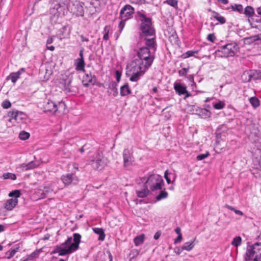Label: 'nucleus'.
<instances>
[{
    "instance_id": "obj_56",
    "label": "nucleus",
    "mask_w": 261,
    "mask_h": 261,
    "mask_svg": "<svg viewBox=\"0 0 261 261\" xmlns=\"http://www.w3.org/2000/svg\"><path fill=\"white\" fill-rule=\"evenodd\" d=\"M207 39L212 42H214L216 40V38L214 34H210L207 36Z\"/></svg>"
},
{
    "instance_id": "obj_58",
    "label": "nucleus",
    "mask_w": 261,
    "mask_h": 261,
    "mask_svg": "<svg viewBox=\"0 0 261 261\" xmlns=\"http://www.w3.org/2000/svg\"><path fill=\"white\" fill-rule=\"evenodd\" d=\"M121 73L118 71H116V80L117 82H119L120 77H121Z\"/></svg>"
},
{
    "instance_id": "obj_34",
    "label": "nucleus",
    "mask_w": 261,
    "mask_h": 261,
    "mask_svg": "<svg viewBox=\"0 0 261 261\" xmlns=\"http://www.w3.org/2000/svg\"><path fill=\"white\" fill-rule=\"evenodd\" d=\"M241 80L244 83L249 82L251 81V72L250 71H246L241 75Z\"/></svg>"
},
{
    "instance_id": "obj_1",
    "label": "nucleus",
    "mask_w": 261,
    "mask_h": 261,
    "mask_svg": "<svg viewBox=\"0 0 261 261\" xmlns=\"http://www.w3.org/2000/svg\"><path fill=\"white\" fill-rule=\"evenodd\" d=\"M140 21V29L143 36H153L155 34V30L153 27L151 19L147 17L141 12H138Z\"/></svg>"
},
{
    "instance_id": "obj_20",
    "label": "nucleus",
    "mask_w": 261,
    "mask_h": 261,
    "mask_svg": "<svg viewBox=\"0 0 261 261\" xmlns=\"http://www.w3.org/2000/svg\"><path fill=\"white\" fill-rule=\"evenodd\" d=\"M152 54H154V53H152L149 48L144 47H141L137 53V56L139 58H142L143 57L150 56Z\"/></svg>"
},
{
    "instance_id": "obj_45",
    "label": "nucleus",
    "mask_w": 261,
    "mask_h": 261,
    "mask_svg": "<svg viewBox=\"0 0 261 261\" xmlns=\"http://www.w3.org/2000/svg\"><path fill=\"white\" fill-rule=\"evenodd\" d=\"M71 77H68L67 79L65 80L64 85V89L65 90H66L68 92H69L71 91L70 90V85L71 83Z\"/></svg>"
},
{
    "instance_id": "obj_30",
    "label": "nucleus",
    "mask_w": 261,
    "mask_h": 261,
    "mask_svg": "<svg viewBox=\"0 0 261 261\" xmlns=\"http://www.w3.org/2000/svg\"><path fill=\"white\" fill-rule=\"evenodd\" d=\"M228 130L227 126L225 124H222L219 126L216 131L217 137L221 136L222 133L226 132Z\"/></svg>"
},
{
    "instance_id": "obj_26",
    "label": "nucleus",
    "mask_w": 261,
    "mask_h": 261,
    "mask_svg": "<svg viewBox=\"0 0 261 261\" xmlns=\"http://www.w3.org/2000/svg\"><path fill=\"white\" fill-rule=\"evenodd\" d=\"M131 93L130 89L127 84L124 85L120 88V95L121 96H125Z\"/></svg>"
},
{
    "instance_id": "obj_11",
    "label": "nucleus",
    "mask_w": 261,
    "mask_h": 261,
    "mask_svg": "<svg viewBox=\"0 0 261 261\" xmlns=\"http://www.w3.org/2000/svg\"><path fill=\"white\" fill-rule=\"evenodd\" d=\"M134 13V8L129 5H126L120 11V17L122 20H127L132 17Z\"/></svg>"
},
{
    "instance_id": "obj_29",
    "label": "nucleus",
    "mask_w": 261,
    "mask_h": 261,
    "mask_svg": "<svg viewBox=\"0 0 261 261\" xmlns=\"http://www.w3.org/2000/svg\"><path fill=\"white\" fill-rule=\"evenodd\" d=\"M93 232L99 235L98 240L103 241L105 238V234L104 230L101 228H93Z\"/></svg>"
},
{
    "instance_id": "obj_24",
    "label": "nucleus",
    "mask_w": 261,
    "mask_h": 261,
    "mask_svg": "<svg viewBox=\"0 0 261 261\" xmlns=\"http://www.w3.org/2000/svg\"><path fill=\"white\" fill-rule=\"evenodd\" d=\"M74 242H71L72 248L77 250L79 247V244L81 242V236L79 233H74L73 235Z\"/></svg>"
},
{
    "instance_id": "obj_3",
    "label": "nucleus",
    "mask_w": 261,
    "mask_h": 261,
    "mask_svg": "<svg viewBox=\"0 0 261 261\" xmlns=\"http://www.w3.org/2000/svg\"><path fill=\"white\" fill-rule=\"evenodd\" d=\"M145 187H149L151 191L161 190L164 185V180L162 176L158 174L150 175L145 181Z\"/></svg>"
},
{
    "instance_id": "obj_2",
    "label": "nucleus",
    "mask_w": 261,
    "mask_h": 261,
    "mask_svg": "<svg viewBox=\"0 0 261 261\" xmlns=\"http://www.w3.org/2000/svg\"><path fill=\"white\" fill-rule=\"evenodd\" d=\"M239 49L238 44L236 43H231L221 46L216 50V56L220 57H233Z\"/></svg>"
},
{
    "instance_id": "obj_48",
    "label": "nucleus",
    "mask_w": 261,
    "mask_h": 261,
    "mask_svg": "<svg viewBox=\"0 0 261 261\" xmlns=\"http://www.w3.org/2000/svg\"><path fill=\"white\" fill-rule=\"evenodd\" d=\"M168 196V193L165 191H161L160 193L156 196V200L159 201L162 199L166 198Z\"/></svg>"
},
{
    "instance_id": "obj_60",
    "label": "nucleus",
    "mask_w": 261,
    "mask_h": 261,
    "mask_svg": "<svg viewBox=\"0 0 261 261\" xmlns=\"http://www.w3.org/2000/svg\"><path fill=\"white\" fill-rule=\"evenodd\" d=\"M181 240H182V235L181 234L178 235L177 238L175 239V240L174 241V243L176 244V243L180 242Z\"/></svg>"
},
{
    "instance_id": "obj_46",
    "label": "nucleus",
    "mask_w": 261,
    "mask_h": 261,
    "mask_svg": "<svg viewBox=\"0 0 261 261\" xmlns=\"http://www.w3.org/2000/svg\"><path fill=\"white\" fill-rule=\"evenodd\" d=\"M3 177L5 179H11L12 180H15L16 179V176L15 174L9 172L3 174Z\"/></svg>"
},
{
    "instance_id": "obj_13",
    "label": "nucleus",
    "mask_w": 261,
    "mask_h": 261,
    "mask_svg": "<svg viewBox=\"0 0 261 261\" xmlns=\"http://www.w3.org/2000/svg\"><path fill=\"white\" fill-rule=\"evenodd\" d=\"M97 78L95 75H92L90 72L86 73L83 76L82 83L85 87H88L90 85H95L96 84Z\"/></svg>"
},
{
    "instance_id": "obj_27",
    "label": "nucleus",
    "mask_w": 261,
    "mask_h": 261,
    "mask_svg": "<svg viewBox=\"0 0 261 261\" xmlns=\"http://www.w3.org/2000/svg\"><path fill=\"white\" fill-rule=\"evenodd\" d=\"M146 71H141V72H130L131 76L129 79L130 81L132 82H137L138 81L141 76H142Z\"/></svg>"
},
{
    "instance_id": "obj_31",
    "label": "nucleus",
    "mask_w": 261,
    "mask_h": 261,
    "mask_svg": "<svg viewBox=\"0 0 261 261\" xmlns=\"http://www.w3.org/2000/svg\"><path fill=\"white\" fill-rule=\"evenodd\" d=\"M53 191V189L51 186H45L42 190V193H41V196L42 198L46 197L47 195Z\"/></svg>"
},
{
    "instance_id": "obj_5",
    "label": "nucleus",
    "mask_w": 261,
    "mask_h": 261,
    "mask_svg": "<svg viewBox=\"0 0 261 261\" xmlns=\"http://www.w3.org/2000/svg\"><path fill=\"white\" fill-rule=\"evenodd\" d=\"M91 162L93 168L99 171L102 170L109 162L108 159L103 156L102 152L100 151L96 152L93 159Z\"/></svg>"
},
{
    "instance_id": "obj_17",
    "label": "nucleus",
    "mask_w": 261,
    "mask_h": 261,
    "mask_svg": "<svg viewBox=\"0 0 261 261\" xmlns=\"http://www.w3.org/2000/svg\"><path fill=\"white\" fill-rule=\"evenodd\" d=\"M137 60L142 61L143 65L145 67V69H148L151 66L154 60V54H152L150 56L143 57L142 58H139Z\"/></svg>"
},
{
    "instance_id": "obj_50",
    "label": "nucleus",
    "mask_w": 261,
    "mask_h": 261,
    "mask_svg": "<svg viewBox=\"0 0 261 261\" xmlns=\"http://www.w3.org/2000/svg\"><path fill=\"white\" fill-rule=\"evenodd\" d=\"M225 104L224 101H220L218 103H216L214 105V108L217 110H220L224 108Z\"/></svg>"
},
{
    "instance_id": "obj_59",
    "label": "nucleus",
    "mask_w": 261,
    "mask_h": 261,
    "mask_svg": "<svg viewBox=\"0 0 261 261\" xmlns=\"http://www.w3.org/2000/svg\"><path fill=\"white\" fill-rule=\"evenodd\" d=\"M186 77L190 82H191L192 83H194V76L193 75H192V74L188 75V76H186Z\"/></svg>"
},
{
    "instance_id": "obj_51",
    "label": "nucleus",
    "mask_w": 261,
    "mask_h": 261,
    "mask_svg": "<svg viewBox=\"0 0 261 261\" xmlns=\"http://www.w3.org/2000/svg\"><path fill=\"white\" fill-rule=\"evenodd\" d=\"M117 86V84L115 82H113L111 85V90L113 92V95L114 97L116 96L118 93Z\"/></svg>"
},
{
    "instance_id": "obj_23",
    "label": "nucleus",
    "mask_w": 261,
    "mask_h": 261,
    "mask_svg": "<svg viewBox=\"0 0 261 261\" xmlns=\"http://www.w3.org/2000/svg\"><path fill=\"white\" fill-rule=\"evenodd\" d=\"M100 261H112L113 256L110 251L102 252L99 254Z\"/></svg>"
},
{
    "instance_id": "obj_4",
    "label": "nucleus",
    "mask_w": 261,
    "mask_h": 261,
    "mask_svg": "<svg viewBox=\"0 0 261 261\" xmlns=\"http://www.w3.org/2000/svg\"><path fill=\"white\" fill-rule=\"evenodd\" d=\"M72 240L71 237H68L65 242L59 246H56L51 254L58 253L59 255L63 256L70 254L75 251L74 248H72Z\"/></svg>"
},
{
    "instance_id": "obj_43",
    "label": "nucleus",
    "mask_w": 261,
    "mask_h": 261,
    "mask_svg": "<svg viewBox=\"0 0 261 261\" xmlns=\"http://www.w3.org/2000/svg\"><path fill=\"white\" fill-rule=\"evenodd\" d=\"M110 30H111V27L110 25H106L104 28L103 31V39L104 40L107 41L109 39V32H110Z\"/></svg>"
},
{
    "instance_id": "obj_9",
    "label": "nucleus",
    "mask_w": 261,
    "mask_h": 261,
    "mask_svg": "<svg viewBox=\"0 0 261 261\" xmlns=\"http://www.w3.org/2000/svg\"><path fill=\"white\" fill-rule=\"evenodd\" d=\"M123 166L125 168L129 170L133 165L135 161L133 153L128 149H125L122 153Z\"/></svg>"
},
{
    "instance_id": "obj_38",
    "label": "nucleus",
    "mask_w": 261,
    "mask_h": 261,
    "mask_svg": "<svg viewBox=\"0 0 261 261\" xmlns=\"http://www.w3.org/2000/svg\"><path fill=\"white\" fill-rule=\"evenodd\" d=\"M244 14L247 17H248L253 16V15L254 14V11L253 8L251 6H247L245 8Z\"/></svg>"
},
{
    "instance_id": "obj_36",
    "label": "nucleus",
    "mask_w": 261,
    "mask_h": 261,
    "mask_svg": "<svg viewBox=\"0 0 261 261\" xmlns=\"http://www.w3.org/2000/svg\"><path fill=\"white\" fill-rule=\"evenodd\" d=\"M149 192V190H148V188L146 187H145V188L142 190H141V191L137 190L136 191L137 196L140 198L146 197L148 195Z\"/></svg>"
},
{
    "instance_id": "obj_18",
    "label": "nucleus",
    "mask_w": 261,
    "mask_h": 261,
    "mask_svg": "<svg viewBox=\"0 0 261 261\" xmlns=\"http://www.w3.org/2000/svg\"><path fill=\"white\" fill-rule=\"evenodd\" d=\"M39 165V162L38 161H31L28 164H22L20 165V168L22 171L34 169Z\"/></svg>"
},
{
    "instance_id": "obj_61",
    "label": "nucleus",
    "mask_w": 261,
    "mask_h": 261,
    "mask_svg": "<svg viewBox=\"0 0 261 261\" xmlns=\"http://www.w3.org/2000/svg\"><path fill=\"white\" fill-rule=\"evenodd\" d=\"M160 236H161V233L160 232H156L154 234L153 238L155 240H158L160 238Z\"/></svg>"
},
{
    "instance_id": "obj_8",
    "label": "nucleus",
    "mask_w": 261,
    "mask_h": 261,
    "mask_svg": "<svg viewBox=\"0 0 261 261\" xmlns=\"http://www.w3.org/2000/svg\"><path fill=\"white\" fill-rule=\"evenodd\" d=\"M19 190L13 191L9 194V196L12 197L7 200L5 203V208L8 211H11L15 207L18 203V198L20 196Z\"/></svg>"
},
{
    "instance_id": "obj_25",
    "label": "nucleus",
    "mask_w": 261,
    "mask_h": 261,
    "mask_svg": "<svg viewBox=\"0 0 261 261\" xmlns=\"http://www.w3.org/2000/svg\"><path fill=\"white\" fill-rule=\"evenodd\" d=\"M19 245H16L14 246L11 250H9L8 252L6 253V258L7 259H10L12 257L14 256L17 252L19 250Z\"/></svg>"
},
{
    "instance_id": "obj_10",
    "label": "nucleus",
    "mask_w": 261,
    "mask_h": 261,
    "mask_svg": "<svg viewBox=\"0 0 261 261\" xmlns=\"http://www.w3.org/2000/svg\"><path fill=\"white\" fill-rule=\"evenodd\" d=\"M7 116L9 117V121L12 123H18L24 119L25 114L22 112L15 110L9 111L8 113Z\"/></svg>"
},
{
    "instance_id": "obj_7",
    "label": "nucleus",
    "mask_w": 261,
    "mask_h": 261,
    "mask_svg": "<svg viewBox=\"0 0 261 261\" xmlns=\"http://www.w3.org/2000/svg\"><path fill=\"white\" fill-rule=\"evenodd\" d=\"M261 255V243H256L252 246L247 247L244 255L245 261L250 260L253 257Z\"/></svg>"
},
{
    "instance_id": "obj_12",
    "label": "nucleus",
    "mask_w": 261,
    "mask_h": 261,
    "mask_svg": "<svg viewBox=\"0 0 261 261\" xmlns=\"http://www.w3.org/2000/svg\"><path fill=\"white\" fill-rule=\"evenodd\" d=\"M61 180L65 186L77 184L78 177L74 173H67L61 176Z\"/></svg>"
},
{
    "instance_id": "obj_49",
    "label": "nucleus",
    "mask_w": 261,
    "mask_h": 261,
    "mask_svg": "<svg viewBox=\"0 0 261 261\" xmlns=\"http://www.w3.org/2000/svg\"><path fill=\"white\" fill-rule=\"evenodd\" d=\"M198 50H188L183 55L184 58H188L190 57L194 56L195 54L198 53Z\"/></svg>"
},
{
    "instance_id": "obj_41",
    "label": "nucleus",
    "mask_w": 261,
    "mask_h": 261,
    "mask_svg": "<svg viewBox=\"0 0 261 261\" xmlns=\"http://www.w3.org/2000/svg\"><path fill=\"white\" fill-rule=\"evenodd\" d=\"M246 40L249 44H250L256 41L261 40V38L258 35H256L246 38Z\"/></svg>"
},
{
    "instance_id": "obj_32",
    "label": "nucleus",
    "mask_w": 261,
    "mask_h": 261,
    "mask_svg": "<svg viewBox=\"0 0 261 261\" xmlns=\"http://www.w3.org/2000/svg\"><path fill=\"white\" fill-rule=\"evenodd\" d=\"M251 80H261V71L259 70H250Z\"/></svg>"
},
{
    "instance_id": "obj_63",
    "label": "nucleus",
    "mask_w": 261,
    "mask_h": 261,
    "mask_svg": "<svg viewBox=\"0 0 261 261\" xmlns=\"http://www.w3.org/2000/svg\"><path fill=\"white\" fill-rule=\"evenodd\" d=\"M175 232H176L178 235L181 234V230H180V228L179 227H177L175 229Z\"/></svg>"
},
{
    "instance_id": "obj_47",
    "label": "nucleus",
    "mask_w": 261,
    "mask_h": 261,
    "mask_svg": "<svg viewBox=\"0 0 261 261\" xmlns=\"http://www.w3.org/2000/svg\"><path fill=\"white\" fill-rule=\"evenodd\" d=\"M30 137V134L24 131H22L20 133L19 138L22 140H25Z\"/></svg>"
},
{
    "instance_id": "obj_16",
    "label": "nucleus",
    "mask_w": 261,
    "mask_h": 261,
    "mask_svg": "<svg viewBox=\"0 0 261 261\" xmlns=\"http://www.w3.org/2000/svg\"><path fill=\"white\" fill-rule=\"evenodd\" d=\"M84 49H81L80 51V58H77L75 61V70L76 71H85V63L83 57Z\"/></svg>"
},
{
    "instance_id": "obj_62",
    "label": "nucleus",
    "mask_w": 261,
    "mask_h": 261,
    "mask_svg": "<svg viewBox=\"0 0 261 261\" xmlns=\"http://www.w3.org/2000/svg\"><path fill=\"white\" fill-rule=\"evenodd\" d=\"M253 261H261V254L260 255L255 256L253 259Z\"/></svg>"
},
{
    "instance_id": "obj_6",
    "label": "nucleus",
    "mask_w": 261,
    "mask_h": 261,
    "mask_svg": "<svg viewBox=\"0 0 261 261\" xmlns=\"http://www.w3.org/2000/svg\"><path fill=\"white\" fill-rule=\"evenodd\" d=\"M44 111L45 112H50L52 113H55L57 112L59 113H64V110L66 108V105L63 102H59L58 104H56L53 101L48 100L44 102Z\"/></svg>"
},
{
    "instance_id": "obj_22",
    "label": "nucleus",
    "mask_w": 261,
    "mask_h": 261,
    "mask_svg": "<svg viewBox=\"0 0 261 261\" xmlns=\"http://www.w3.org/2000/svg\"><path fill=\"white\" fill-rule=\"evenodd\" d=\"M174 88L179 95L185 94L187 92V87L179 83H174Z\"/></svg>"
},
{
    "instance_id": "obj_14",
    "label": "nucleus",
    "mask_w": 261,
    "mask_h": 261,
    "mask_svg": "<svg viewBox=\"0 0 261 261\" xmlns=\"http://www.w3.org/2000/svg\"><path fill=\"white\" fill-rule=\"evenodd\" d=\"M130 72L146 71L147 69H145L144 66L143 65L142 61L135 59L130 64Z\"/></svg>"
},
{
    "instance_id": "obj_28",
    "label": "nucleus",
    "mask_w": 261,
    "mask_h": 261,
    "mask_svg": "<svg viewBox=\"0 0 261 261\" xmlns=\"http://www.w3.org/2000/svg\"><path fill=\"white\" fill-rule=\"evenodd\" d=\"M21 73L20 70L16 72H12L7 77V80H11L12 83H15L20 77Z\"/></svg>"
},
{
    "instance_id": "obj_15",
    "label": "nucleus",
    "mask_w": 261,
    "mask_h": 261,
    "mask_svg": "<svg viewBox=\"0 0 261 261\" xmlns=\"http://www.w3.org/2000/svg\"><path fill=\"white\" fill-rule=\"evenodd\" d=\"M68 9L76 16H83L84 15L83 7L79 3L73 4L72 6L69 5Z\"/></svg>"
},
{
    "instance_id": "obj_37",
    "label": "nucleus",
    "mask_w": 261,
    "mask_h": 261,
    "mask_svg": "<svg viewBox=\"0 0 261 261\" xmlns=\"http://www.w3.org/2000/svg\"><path fill=\"white\" fill-rule=\"evenodd\" d=\"M194 241L186 242L182 245L181 249L182 250L190 251L194 248Z\"/></svg>"
},
{
    "instance_id": "obj_33",
    "label": "nucleus",
    "mask_w": 261,
    "mask_h": 261,
    "mask_svg": "<svg viewBox=\"0 0 261 261\" xmlns=\"http://www.w3.org/2000/svg\"><path fill=\"white\" fill-rule=\"evenodd\" d=\"M144 239L145 235L144 234L136 237L134 239L135 245L136 246L141 245L144 242Z\"/></svg>"
},
{
    "instance_id": "obj_64",
    "label": "nucleus",
    "mask_w": 261,
    "mask_h": 261,
    "mask_svg": "<svg viewBox=\"0 0 261 261\" xmlns=\"http://www.w3.org/2000/svg\"><path fill=\"white\" fill-rule=\"evenodd\" d=\"M80 37L82 42H88L89 41V39L85 37L83 35H81Z\"/></svg>"
},
{
    "instance_id": "obj_42",
    "label": "nucleus",
    "mask_w": 261,
    "mask_h": 261,
    "mask_svg": "<svg viewBox=\"0 0 261 261\" xmlns=\"http://www.w3.org/2000/svg\"><path fill=\"white\" fill-rule=\"evenodd\" d=\"M231 8L233 11L238 12L240 13H243V7L241 4H234L231 6Z\"/></svg>"
},
{
    "instance_id": "obj_19",
    "label": "nucleus",
    "mask_w": 261,
    "mask_h": 261,
    "mask_svg": "<svg viewBox=\"0 0 261 261\" xmlns=\"http://www.w3.org/2000/svg\"><path fill=\"white\" fill-rule=\"evenodd\" d=\"M195 111L197 114L202 118H207L211 116V113L205 108L202 109L199 107L195 108Z\"/></svg>"
},
{
    "instance_id": "obj_55",
    "label": "nucleus",
    "mask_w": 261,
    "mask_h": 261,
    "mask_svg": "<svg viewBox=\"0 0 261 261\" xmlns=\"http://www.w3.org/2000/svg\"><path fill=\"white\" fill-rule=\"evenodd\" d=\"M209 155V153L207 152L204 154H201L197 156V160L198 161H201L205 158H207Z\"/></svg>"
},
{
    "instance_id": "obj_52",
    "label": "nucleus",
    "mask_w": 261,
    "mask_h": 261,
    "mask_svg": "<svg viewBox=\"0 0 261 261\" xmlns=\"http://www.w3.org/2000/svg\"><path fill=\"white\" fill-rule=\"evenodd\" d=\"M189 71V68H182L178 71V74L180 76H185Z\"/></svg>"
},
{
    "instance_id": "obj_57",
    "label": "nucleus",
    "mask_w": 261,
    "mask_h": 261,
    "mask_svg": "<svg viewBox=\"0 0 261 261\" xmlns=\"http://www.w3.org/2000/svg\"><path fill=\"white\" fill-rule=\"evenodd\" d=\"M125 21L126 20H123L121 19V20L119 22V28H120V31H121L123 29V27H124Z\"/></svg>"
},
{
    "instance_id": "obj_40",
    "label": "nucleus",
    "mask_w": 261,
    "mask_h": 261,
    "mask_svg": "<svg viewBox=\"0 0 261 261\" xmlns=\"http://www.w3.org/2000/svg\"><path fill=\"white\" fill-rule=\"evenodd\" d=\"M249 100L252 106L254 108L259 107L260 105L258 99L256 97H251L249 99Z\"/></svg>"
},
{
    "instance_id": "obj_35",
    "label": "nucleus",
    "mask_w": 261,
    "mask_h": 261,
    "mask_svg": "<svg viewBox=\"0 0 261 261\" xmlns=\"http://www.w3.org/2000/svg\"><path fill=\"white\" fill-rule=\"evenodd\" d=\"M213 17L216 19L217 21H218L221 24H224L226 22L225 18L222 16L219 13L213 11Z\"/></svg>"
},
{
    "instance_id": "obj_39",
    "label": "nucleus",
    "mask_w": 261,
    "mask_h": 261,
    "mask_svg": "<svg viewBox=\"0 0 261 261\" xmlns=\"http://www.w3.org/2000/svg\"><path fill=\"white\" fill-rule=\"evenodd\" d=\"M38 252L34 251L31 254L21 258V261H30L38 255Z\"/></svg>"
},
{
    "instance_id": "obj_21",
    "label": "nucleus",
    "mask_w": 261,
    "mask_h": 261,
    "mask_svg": "<svg viewBox=\"0 0 261 261\" xmlns=\"http://www.w3.org/2000/svg\"><path fill=\"white\" fill-rule=\"evenodd\" d=\"M145 47H148L150 50H152L153 52L154 53L156 50V43L155 37H152L150 39H145Z\"/></svg>"
},
{
    "instance_id": "obj_44",
    "label": "nucleus",
    "mask_w": 261,
    "mask_h": 261,
    "mask_svg": "<svg viewBox=\"0 0 261 261\" xmlns=\"http://www.w3.org/2000/svg\"><path fill=\"white\" fill-rule=\"evenodd\" d=\"M241 243L242 238L240 236H237L233 238V240L231 243V244L233 246L238 247V246L241 245Z\"/></svg>"
},
{
    "instance_id": "obj_53",
    "label": "nucleus",
    "mask_w": 261,
    "mask_h": 261,
    "mask_svg": "<svg viewBox=\"0 0 261 261\" xmlns=\"http://www.w3.org/2000/svg\"><path fill=\"white\" fill-rule=\"evenodd\" d=\"M2 106L4 109H8L11 107V103L8 100H6L2 102Z\"/></svg>"
},
{
    "instance_id": "obj_54",
    "label": "nucleus",
    "mask_w": 261,
    "mask_h": 261,
    "mask_svg": "<svg viewBox=\"0 0 261 261\" xmlns=\"http://www.w3.org/2000/svg\"><path fill=\"white\" fill-rule=\"evenodd\" d=\"M166 2L169 5L174 8L177 6V1L176 0H166Z\"/></svg>"
}]
</instances>
